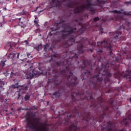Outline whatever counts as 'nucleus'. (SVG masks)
I'll list each match as a JSON object with an SVG mask.
<instances>
[{
    "instance_id": "nucleus-14",
    "label": "nucleus",
    "mask_w": 131,
    "mask_h": 131,
    "mask_svg": "<svg viewBox=\"0 0 131 131\" xmlns=\"http://www.w3.org/2000/svg\"><path fill=\"white\" fill-rule=\"evenodd\" d=\"M27 55L28 58H32V56H31V53H27Z\"/></svg>"
},
{
    "instance_id": "nucleus-5",
    "label": "nucleus",
    "mask_w": 131,
    "mask_h": 131,
    "mask_svg": "<svg viewBox=\"0 0 131 131\" xmlns=\"http://www.w3.org/2000/svg\"><path fill=\"white\" fill-rule=\"evenodd\" d=\"M19 56H20V53H10L8 55V57L11 60H15V59H19Z\"/></svg>"
},
{
    "instance_id": "nucleus-41",
    "label": "nucleus",
    "mask_w": 131,
    "mask_h": 131,
    "mask_svg": "<svg viewBox=\"0 0 131 131\" xmlns=\"http://www.w3.org/2000/svg\"><path fill=\"white\" fill-rule=\"evenodd\" d=\"M7 1H10V0H7Z\"/></svg>"
},
{
    "instance_id": "nucleus-21",
    "label": "nucleus",
    "mask_w": 131,
    "mask_h": 131,
    "mask_svg": "<svg viewBox=\"0 0 131 131\" xmlns=\"http://www.w3.org/2000/svg\"><path fill=\"white\" fill-rule=\"evenodd\" d=\"M21 15H25V11H24V10H23V13Z\"/></svg>"
},
{
    "instance_id": "nucleus-2",
    "label": "nucleus",
    "mask_w": 131,
    "mask_h": 131,
    "mask_svg": "<svg viewBox=\"0 0 131 131\" xmlns=\"http://www.w3.org/2000/svg\"><path fill=\"white\" fill-rule=\"evenodd\" d=\"M27 121V127H29L30 128H33L35 129V131L39 130V127L37 125V122L36 121H31L30 120H28V118H26Z\"/></svg>"
},
{
    "instance_id": "nucleus-38",
    "label": "nucleus",
    "mask_w": 131,
    "mask_h": 131,
    "mask_svg": "<svg viewBox=\"0 0 131 131\" xmlns=\"http://www.w3.org/2000/svg\"><path fill=\"white\" fill-rule=\"evenodd\" d=\"M14 27H16V26H15Z\"/></svg>"
},
{
    "instance_id": "nucleus-27",
    "label": "nucleus",
    "mask_w": 131,
    "mask_h": 131,
    "mask_svg": "<svg viewBox=\"0 0 131 131\" xmlns=\"http://www.w3.org/2000/svg\"><path fill=\"white\" fill-rule=\"evenodd\" d=\"M0 27H3V24H0Z\"/></svg>"
},
{
    "instance_id": "nucleus-10",
    "label": "nucleus",
    "mask_w": 131,
    "mask_h": 131,
    "mask_svg": "<svg viewBox=\"0 0 131 131\" xmlns=\"http://www.w3.org/2000/svg\"><path fill=\"white\" fill-rule=\"evenodd\" d=\"M6 60H2L0 62V66H1L2 67H4V66H6Z\"/></svg>"
},
{
    "instance_id": "nucleus-40",
    "label": "nucleus",
    "mask_w": 131,
    "mask_h": 131,
    "mask_svg": "<svg viewBox=\"0 0 131 131\" xmlns=\"http://www.w3.org/2000/svg\"><path fill=\"white\" fill-rule=\"evenodd\" d=\"M130 79H131V77H130Z\"/></svg>"
},
{
    "instance_id": "nucleus-29",
    "label": "nucleus",
    "mask_w": 131,
    "mask_h": 131,
    "mask_svg": "<svg viewBox=\"0 0 131 131\" xmlns=\"http://www.w3.org/2000/svg\"><path fill=\"white\" fill-rule=\"evenodd\" d=\"M44 74H47V72H45V73H44Z\"/></svg>"
},
{
    "instance_id": "nucleus-42",
    "label": "nucleus",
    "mask_w": 131,
    "mask_h": 131,
    "mask_svg": "<svg viewBox=\"0 0 131 131\" xmlns=\"http://www.w3.org/2000/svg\"><path fill=\"white\" fill-rule=\"evenodd\" d=\"M1 11H0V13H1Z\"/></svg>"
},
{
    "instance_id": "nucleus-17",
    "label": "nucleus",
    "mask_w": 131,
    "mask_h": 131,
    "mask_svg": "<svg viewBox=\"0 0 131 131\" xmlns=\"http://www.w3.org/2000/svg\"><path fill=\"white\" fill-rule=\"evenodd\" d=\"M34 23L35 25H38V22L37 21V20H34Z\"/></svg>"
},
{
    "instance_id": "nucleus-9",
    "label": "nucleus",
    "mask_w": 131,
    "mask_h": 131,
    "mask_svg": "<svg viewBox=\"0 0 131 131\" xmlns=\"http://www.w3.org/2000/svg\"><path fill=\"white\" fill-rule=\"evenodd\" d=\"M108 42L107 41H101V42H97V46H98V47H100L101 46H102V45H106V43H108Z\"/></svg>"
},
{
    "instance_id": "nucleus-12",
    "label": "nucleus",
    "mask_w": 131,
    "mask_h": 131,
    "mask_svg": "<svg viewBox=\"0 0 131 131\" xmlns=\"http://www.w3.org/2000/svg\"><path fill=\"white\" fill-rule=\"evenodd\" d=\"M53 96H55V97L57 98L58 97H60V96H61V94H60V93H59L56 92L53 94Z\"/></svg>"
},
{
    "instance_id": "nucleus-7",
    "label": "nucleus",
    "mask_w": 131,
    "mask_h": 131,
    "mask_svg": "<svg viewBox=\"0 0 131 131\" xmlns=\"http://www.w3.org/2000/svg\"><path fill=\"white\" fill-rule=\"evenodd\" d=\"M18 22L20 25H21V27H24L25 26V18L24 17L19 18L18 19Z\"/></svg>"
},
{
    "instance_id": "nucleus-4",
    "label": "nucleus",
    "mask_w": 131,
    "mask_h": 131,
    "mask_svg": "<svg viewBox=\"0 0 131 131\" xmlns=\"http://www.w3.org/2000/svg\"><path fill=\"white\" fill-rule=\"evenodd\" d=\"M92 8V6L90 4L87 5V6H81L80 8H77L75 9V13H79L81 11H83L84 9L86 10H90Z\"/></svg>"
},
{
    "instance_id": "nucleus-25",
    "label": "nucleus",
    "mask_w": 131,
    "mask_h": 131,
    "mask_svg": "<svg viewBox=\"0 0 131 131\" xmlns=\"http://www.w3.org/2000/svg\"><path fill=\"white\" fill-rule=\"evenodd\" d=\"M100 30L101 31V34H103V28H101Z\"/></svg>"
},
{
    "instance_id": "nucleus-16",
    "label": "nucleus",
    "mask_w": 131,
    "mask_h": 131,
    "mask_svg": "<svg viewBox=\"0 0 131 131\" xmlns=\"http://www.w3.org/2000/svg\"><path fill=\"white\" fill-rule=\"evenodd\" d=\"M94 21H98V20H99V17H96L94 18Z\"/></svg>"
},
{
    "instance_id": "nucleus-3",
    "label": "nucleus",
    "mask_w": 131,
    "mask_h": 131,
    "mask_svg": "<svg viewBox=\"0 0 131 131\" xmlns=\"http://www.w3.org/2000/svg\"><path fill=\"white\" fill-rule=\"evenodd\" d=\"M30 85V82L25 84L23 85H19V83H16L14 84H13L12 85V89H19V88H21V89H19L20 91H21V90H23V91H27Z\"/></svg>"
},
{
    "instance_id": "nucleus-1",
    "label": "nucleus",
    "mask_w": 131,
    "mask_h": 131,
    "mask_svg": "<svg viewBox=\"0 0 131 131\" xmlns=\"http://www.w3.org/2000/svg\"><path fill=\"white\" fill-rule=\"evenodd\" d=\"M26 66H29L27 70H26L25 73L26 75V78L27 79H32L33 77L36 76L37 73L34 72V70L31 69L32 66H30L29 64H26Z\"/></svg>"
},
{
    "instance_id": "nucleus-18",
    "label": "nucleus",
    "mask_w": 131,
    "mask_h": 131,
    "mask_svg": "<svg viewBox=\"0 0 131 131\" xmlns=\"http://www.w3.org/2000/svg\"><path fill=\"white\" fill-rule=\"evenodd\" d=\"M48 47H49V44L46 45L45 47H44V50H46V49H47V48H48Z\"/></svg>"
},
{
    "instance_id": "nucleus-8",
    "label": "nucleus",
    "mask_w": 131,
    "mask_h": 131,
    "mask_svg": "<svg viewBox=\"0 0 131 131\" xmlns=\"http://www.w3.org/2000/svg\"><path fill=\"white\" fill-rule=\"evenodd\" d=\"M5 85V81H0V92H2V91H4L5 88H3Z\"/></svg>"
},
{
    "instance_id": "nucleus-30",
    "label": "nucleus",
    "mask_w": 131,
    "mask_h": 131,
    "mask_svg": "<svg viewBox=\"0 0 131 131\" xmlns=\"http://www.w3.org/2000/svg\"><path fill=\"white\" fill-rule=\"evenodd\" d=\"M76 79H77V78H75V80H76Z\"/></svg>"
},
{
    "instance_id": "nucleus-20",
    "label": "nucleus",
    "mask_w": 131,
    "mask_h": 131,
    "mask_svg": "<svg viewBox=\"0 0 131 131\" xmlns=\"http://www.w3.org/2000/svg\"><path fill=\"white\" fill-rule=\"evenodd\" d=\"M5 108H8V103H6V105L4 106Z\"/></svg>"
},
{
    "instance_id": "nucleus-11",
    "label": "nucleus",
    "mask_w": 131,
    "mask_h": 131,
    "mask_svg": "<svg viewBox=\"0 0 131 131\" xmlns=\"http://www.w3.org/2000/svg\"><path fill=\"white\" fill-rule=\"evenodd\" d=\"M37 51H39V50H41L42 49V45L41 44H39L35 48Z\"/></svg>"
},
{
    "instance_id": "nucleus-31",
    "label": "nucleus",
    "mask_w": 131,
    "mask_h": 131,
    "mask_svg": "<svg viewBox=\"0 0 131 131\" xmlns=\"http://www.w3.org/2000/svg\"><path fill=\"white\" fill-rule=\"evenodd\" d=\"M116 37H118V35H116Z\"/></svg>"
},
{
    "instance_id": "nucleus-33",
    "label": "nucleus",
    "mask_w": 131,
    "mask_h": 131,
    "mask_svg": "<svg viewBox=\"0 0 131 131\" xmlns=\"http://www.w3.org/2000/svg\"><path fill=\"white\" fill-rule=\"evenodd\" d=\"M81 52L82 53L83 52V51L81 50Z\"/></svg>"
},
{
    "instance_id": "nucleus-23",
    "label": "nucleus",
    "mask_w": 131,
    "mask_h": 131,
    "mask_svg": "<svg viewBox=\"0 0 131 131\" xmlns=\"http://www.w3.org/2000/svg\"><path fill=\"white\" fill-rule=\"evenodd\" d=\"M66 71H63L62 72H60V74H62V73H66Z\"/></svg>"
},
{
    "instance_id": "nucleus-32",
    "label": "nucleus",
    "mask_w": 131,
    "mask_h": 131,
    "mask_svg": "<svg viewBox=\"0 0 131 131\" xmlns=\"http://www.w3.org/2000/svg\"><path fill=\"white\" fill-rule=\"evenodd\" d=\"M13 110V108H11V110Z\"/></svg>"
},
{
    "instance_id": "nucleus-24",
    "label": "nucleus",
    "mask_w": 131,
    "mask_h": 131,
    "mask_svg": "<svg viewBox=\"0 0 131 131\" xmlns=\"http://www.w3.org/2000/svg\"><path fill=\"white\" fill-rule=\"evenodd\" d=\"M99 81H103V78H100V79H99Z\"/></svg>"
},
{
    "instance_id": "nucleus-36",
    "label": "nucleus",
    "mask_w": 131,
    "mask_h": 131,
    "mask_svg": "<svg viewBox=\"0 0 131 131\" xmlns=\"http://www.w3.org/2000/svg\"><path fill=\"white\" fill-rule=\"evenodd\" d=\"M5 100H6V102H7V99H5Z\"/></svg>"
},
{
    "instance_id": "nucleus-26",
    "label": "nucleus",
    "mask_w": 131,
    "mask_h": 131,
    "mask_svg": "<svg viewBox=\"0 0 131 131\" xmlns=\"http://www.w3.org/2000/svg\"><path fill=\"white\" fill-rule=\"evenodd\" d=\"M96 78H97V80H99V75L98 76H96Z\"/></svg>"
},
{
    "instance_id": "nucleus-34",
    "label": "nucleus",
    "mask_w": 131,
    "mask_h": 131,
    "mask_svg": "<svg viewBox=\"0 0 131 131\" xmlns=\"http://www.w3.org/2000/svg\"><path fill=\"white\" fill-rule=\"evenodd\" d=\"M75 30H76V28H75Z\"/></svg>"
},
{
    "instance_id": "nucleus-37",
    "label": "nucleus",
    "mask_w": 131,
    "mask_h": 131,
    "mask_svg": "<svg viewBox=\"0 0 131 131\" xmlns=\"http://www.w3.org/2000/svg\"><path fill=\"white\" fill-rule=\"evenodd\" d=\"M92 53H93V51L91 50Z\"/></svg>"
},
{
    "instance_id": "nucleus-15",
    "label": "nucleus",
    "mask_w": 131,
    "mask_h": 131,
    "mask_svg": "<svg viewBox=\"0 0 131 131\" xmlns=\"http://www.w3.org/2000/svg\"><path fill=\"white\" fill-rule=\"evenodd\" d=\"M7 47H9V51H12V46L11 45H8Z\"/></svg>"
},
{
    "instance_id": "nucleus-35",
    "label": "nucleus",
    "mask_w": 131,
    "mask_h": 131,
    "mask_svg": "<svg viewBox=\"0 0 131 131\" xmlns=\"http://www.w3.org/2000/svg\"><path fill=\"white\" fill-rule=\"evenodd\" d=\"M18 2V0H16V3Z\"/></svg>"
},
{
    "instance_id": "nucleus-19",
    "label": "nucleus",
    "mask_w": 131,
    "mask_h": 131,
    "mask_svg": "<svg viewBox=\"0 0 131 131\" xmlns=\"http://www.w3.org/2000/svg\"><path fill=\"white\" fill-rule=\"evenodd\" d=\"M125 4H129V5H131V1L126 2H125Z\"/></svg>"
},
{
    "instance_id": "nucleus-39",
    "label": "nucleus",
    "mask_w": 131,
    "mask_h": 131,
    "mask_svg": "<svg viewBox=\"0 0 131 131\" xmlns=\"http://www.w3.org/2000/svg\"><path fill=\"white\" fill-rule=\"evenodd\" d=\"M71 32H72V30H71Z\"/></svg>"
},
{
    "instance_id": "nucleus-22",
    "label": "nucleus",
    "mask_w": 131,
    "mask_h": 131,
    "mask_svg": "<svg viewBox=\"0 0 131 131\" xmlns=\"http://www.w3.org/2000/svg\"><path fill=\"white\" fill-rule=\"evenodd\" d=\"M18 97L17 98V100H19V98H20V93H18Z\"/></svg>"
},
{
    "instance_id": "nucleus-13",
    "label": "nucleus",
    "mask_w": 131,
    "mask_h": 131,
    "mask_svg": "<svg viewBox=\"0 0 131 131\" xmlns=\"http://www.w3.org/2000/svg\"><path fill=\"white\" fill-rule=\"evenodd\" d=\"M25 100H26V101H28L29 100V96H28V95H26L25 96Z\"/></svg>"
},
{
    "instance_id": "nucleus-6",
    "label": "nucleus",
    "mask_w": 131,
    "mask_h": 131,
    "mask_svg": "<svg viewBox=\"0 0 131 131\" xmlns=\"http://www.w3.org/2000/svg\"><path fill=\"white\" fill-rule=\"evenodd\" d=\"M112 12L114 13V14H120L122 13L123 14H124V15H131V11L127 12H125L124 10H121L119 11L117 10H114L112 11Z\"/></svg>"
},
{
    "instance_id": "nucleus-28",
    "label": "nucleus",
    "mask_w": 131,
    "mask_h": 131,
    "mask_svg": "<svg viewBox=\"0 0 131 131\" xmlns=\"http://www.w3.org/2000/svg\"><path fill=\"white\" fill-rule=\"evenodd\" d=\"M4 111H6V112H8V110H3V112Z\"/></svg>"
}]
</instances>
